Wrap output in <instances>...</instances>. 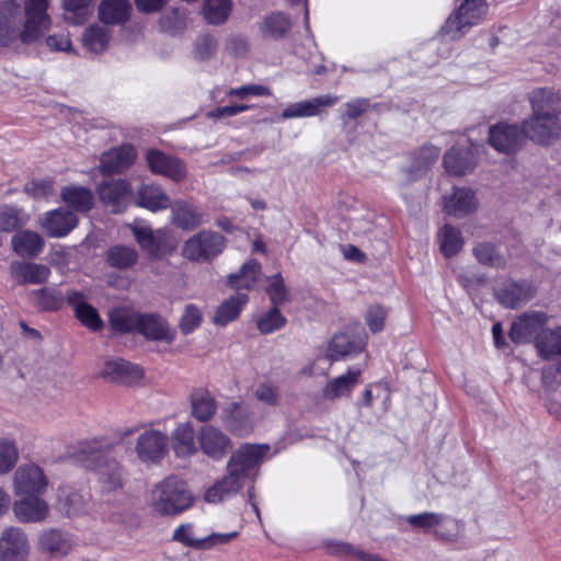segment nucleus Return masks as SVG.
Here are the masks:
<instances>
[{
	"label": "nucleus",
	"mask_w": 561,
	"mask_h": 561,
	"mask_svg": "<svg viewBox=\"0 0 561 561\" xmlns=\"http://www.w3.org/2000/svg\"><path fill=\"white\" fill-rule=\"evenodd\" d=\"M49 0H25V22L21 31V5L8 1L0 5V46H9L20 38L23 44L37 41L50 26L47 14Z\"/></svg>",
	"instance_id": "f257e3e1"
},
{
	"label": "nucleus",
	"mask_w": 561,
	"mask_h": 561,
	"mask_svg": "<svg viewBox=\"0 0 561 561\" xmlns=\"http://www.w3.org/2000/svg\"><path fill=\"white\" fill-rule=\"evenodd\" d=\"M268 449L267 445H241L227 462V474L206 490L205 501L217 504L239 493L248 480L254 479L256 469Z\"/></svg>",
	"instance_id": "f03ea898"
},
{
	"label": "nucleus",
	"mask_w": 561,
	"mask_h": 561,
	"mask_svg": "<svg viewBox=\"0 0 561 561\" xmlns=\"http://www.w3.org/2000/svg\"><path fill=\"white\" fill-rule=\"evenodd\" d=\"M113 445L103 438H92L80 442L75 451L78 461L99 476V481L104 493H112L123 489L125 471L122 465L107 454Z\"/></svg>",
	"instance_id": "7ed1b4c3"
},
{
	"label": "nucleus",
	"mask_w": 561,
	"mask_h": 561,
	"mask_svg": "<svg viewBox=\"0 0 561 561\" xmlns=\"http://www.w3.org/2000/svg\"><path fill=\"white\" fill-rule=\"evenodd\" d=\"M194 499L186 483L170 476L157 483L151 492V506L160 515H178L193 505Z\"/></svg>",
	"instance_id": "20e7f679"
},
{
	"label": "nucleus",
	"mask_w": 561,
	"mask_h": 561,
	"mask_svg": "<svg viewBox=\"0 0 561 561\" xmlns=\"http://www.w3.org/2000/svg\"><path fill=\"white\" fill-rule=\"evenodd\" d=\"M227 247V238L214 230H202L191 236L182 245L184 259L196 263H208L219 256Z\"/></svg>",
	"instance_id": "39448f33"
},
{
	"label": "nucleus",
	"mask_w": 561,
	"mask_h": 561,
	"mask_svg": "<svg viewBox=\"0 0 561 561\" xmlns=\"http://www.w3.org/2000/svg\"><path fill=\"white\" fill-rule=\"evenodd\" d=\"M486 13L484 0H465V2L447 19L443 31L450 39H458L468 30L483 20Z\"/></svg>",
	"instance_id": "423d86ee"
},
{
	"label": "nucleus",
	"mask_w": 561,
	"mask_h": 561,
	"mask_svg": "<svg viewBox=\"0 0 561 561\" xmlns=\"http://www.w3.org/2000/svg\"><path fill=\"white\" fill-rule=\"evenodd\" d=\"M522 127L526 138L540 145H550L561 136L560 116L552 113H531Z\"/></svg>",
	"instance_id": "0eeeda50"
},
{
	"label": "nucleus",
	"mask_w": 561,
	"mask_h": 561,
	"mask_svg": "<svg viewBox=\"0 0 561 561\" xmlns=\"http://www.w3.org/2000/svg\"><path fill=\"white\" fill-rule=\"evenodd\" d=\"M12 484L16 496L43 495L48 488V478L39 466L25 463L15 470Z\"/></svg>",
	"instance_id": "6e6552de"
},
{
	"label": "nucleus",
	"mask_w": 561,
	"mask_h": 561,
	"mask_svg": "<svg viewBox=\"0 0 561 561\" xmlns=\"http://www.w3.org/2000/svg\"><path fill=\"white\" fill-rule=\"evenodd\" d=\"M135 450L140 461L156 463L168 453V436L161 431L147 428L138 435Z\"/></svg>",
	"instance_id": "1a4fd4ad"
},
{
	"label": "nucleus",
	"mask_w": 561,
	"mask_h": 561,
	"mask_svg": "<svg viewBox=\"0 0 561 561\" xmlns=\"http://www.w3.org/2000/svg\"><path fill=\"white\" fill-rule=\"evenodd\" d=\"M221 422L234 435L244 436L255 426L253 410L243 402H230L221 410Z\"/></svg>",
	"instance_id": "9d476101"
},
{
	"label": "nucleus",
	"mask_w": 561,
	"mask_h": 561,
	"mask_svg": "<svg viewBox=\"0 0 561 561\" xmlns=\"http://www.w3.org/2000/svg\"><path fill=\"white\" fill-rule=\"evenodd\" d=\"M31 546L25 531L20 527L10 526L0 536V561H25Z\"/></svg>",
	"instance_id": "9b49d317"
},
{
	"label": "nucleus",
	"mask_w": 561,
	"mask_h": 561,
	"mask_svg": "<svg viewBox=\"0 0 561 561\" xmlns=\"http://www.w3.org/2000/svg\"><path fill=\"white\" fill-rule=\"evenodd\" d=\"M197 440L202 451L214 460L222 459L232 448L229 436L213 425L203 426L197 434Z\"/></svg>",
	"instance_id": "f8f14e48"
},
{
	"label": "nucleus",
	"mask_w": 561,
	"mask_h": 561,
	"mask_svg": "<svg viewBox=\"0 0 561 561\" xmlns=\"http://www.w3.org/2000/svg\"><path fill=\"white\" fill-rule=\"evenodd\" d=\"M522 125L497 124L490 128L489 140L492 147L504 153L517 151L524 144Z\"/></svg>",
	"instance_id": "ddd939ff"
},
{
	"label": "nucleus",
	"mask_w": 561,
	"mask_h": 561,
	"mask_svg": "<svg viewBox=\"0 0 561 561\" xmlns=\"http://www.w3.org/2000/svg\"><path fill=\"white\" fill-rule=\"evenodd\" d=\"M15 518L21 523H42L49 516V505L42 495H23L12 505Z\"/></svg>",
	"instance_id": "4468645a"
},
{
	"label": "nucleus",
	"mask_w": 561,
	"mask_h": 561,
	"mask_svg": "<svg viewBox=\"0 0 561 561\" xmlns=\"http://www.w3.org/2000/svg\"><path fill=\"white\" fill-rule=\"evenodd\" d=\"M339 96L322 94L310 100L289 104L280 114L283 119L305 118L320 115L339 102Z\"/></svg>",
	"instance_id": "2eb2a0df"
},
{
	"label": "nucleus",
	"mask_w": 561,
	"mask_h": 561,
	"mask_svg": "<svg viewBox=\"0 0 561 561\" xmlns=\"http://www.w3.org/2000/svg\"><path fill=\"white\" fill-rule=\"evenodd\" d=\"M146 159L153 173L168 176L174 182H180L187 175L186 167L182 160L162 151L148 150Z\"/></svg>",
	"instance_id": "dca6fc26"
},
{
	"label": "nucleus",
	"mask_w": 561,
	"mask_h": 561,
	"mask_svg": "<svg viewBox=\"0 0 561 561\" xmlns=\"http://www.w3.org/2000/svg\"><path fill=\"white\" fill-rule=\"evenodd\" d=\"M77 225L76 214L64 208L47 211L41 219V228L51 238L67 236Z\"/></svg>",
	"instance_id": "f3484780"
},
{
	"label": "nucleus",
	"mask_w": 561,
	"mask_h": 561,
	"mask_svg": "<svg viewBox=\"0 0 561 561\" xmlns=\"http://www.w3.org/2000/svg\"><path fill=\"white\" fill-rule=\"evenodd\" d=\"M440 150L432 145L420 148L412 158L411 165L402 170L401 184L419 180L437 161Z\"/></svg>",
	"instance_id": "a211bd4d"
},
{
	"label": "nucleus",
	"mask_w": 561,
	"mask_h": 561,
	"mask_svg": "<svg viewBox=\"0 0 561 561\" xmlns=\"http://www.w3.org/2000/svg\"><path fill=\"white\" fill-rule=\"evenodd\" d=\"M10 275L20 285H39L47 282L50 270L41 263L13 261L10 264Z\"/></svg>",
	"instance_id": "6ab92c4d"
},
{
	"label": "nucleus",
	"mask_w": 561,
	"mask_h": 561,
	"mask_svg": "<svg viewBox=\"0 0 561 561\" xmlns=\"http://www.w3.org/2000/svg\"><path fill=\"white\" fill-rule=\"evenodd\" d=\"M99 196L102 203L113 213L123 211L130 197L129 185L123 180H113L99 185Z\"/></svg>",
	"instance_id": "aec40b11"
},
{
	"label": "nucleus",
	"mask_w": 561,
	"mask_h": 561,
	"mask_svg": "<svg viewBox=\"0 0 561 561\" xmlns=\"http://www.w3.org/2000/svg\"><path fill=\"white\" fill-rule=\"evenodd\" d=\"M100 375L111 381L123 383H133L144 377V370L140 366L124 360L122 358L108 359L104 363Z\"/></svg>",
	"instance_id": "412c9836"
},
{
	"label": "nucleus",
	"mask_w": 561,
	"mask_h": 561,
	"mask_svg": "<svg viewBox=\"0 0 561 561\" xmlns=\"http://www.w3.org/2000/svg\"><path fill=\"white\" fill-rule=\"evenodd\" d=\"M478 207L474 193L465 187L454 188L450 195L445 196L444 210L449 216L462 218L472 214Z\"/></svg>",
	"instance_id": "4be33fe9"
},
{
	"label": "nucleus",
	"mask_w": 561,
	"mask_h": 561,
	"mask_svg": "<svg viewBox=\"0 0 561 561\" xmlns=\"http://www.w3.org/2000/svg\"><path fill=\"white\" fill-rule=\"evenodd\" d=\"M546 322L547 317L542 312L524 313L512 323L510 339L517 344L526 343Z\"/></svg>",
	"instance_id": "5701e85b"
},
{
	"label": "nucleus",
	"mask_w": 561,
	"mask_h": 561,
	"mask_svg": "<svg viewBox=\"0 0 561 561\" xmlns=\"http://www.w3.org/2000/svg\"><path fill=\"white\" fill-rule=\"evenodd\" d=\"M38 549L53 558H60L71 551L72 540L68 534L59 529H46L38 536Z\"/></svg>",
	"instance_id": "b1692460"
},
{
	"label": "nucleus",
	"mask_w": 561,
	"mask_h": 561,
	"mask_svg": "<svg viewBox=\"0 0 561 561\" xmlns=\"http://www.w3.org/2000/svg\"><path fill=\"white\" fill-rule=\"evenodd\" d=\"M531 113H548L560 116L561 93L549 87L534 89L528 94Z\"/></svg>",
	"instance_id": "393cba45"
},
{
	"label": "nucleus",
	"mask_w": 561,
	"mask_h": 561,
	"mask_svg": "<svg viewBox=\"0 0 561 561\" xmlns=\"http://www.w3.org/2000/svg\"><path fill=\"white\" fill-rule=\"evenodd\" d=\"M136 158V151L131 146L114 148L102 154L100 171L103 174L121 173L129 168Z\"/></svg>",
	"instance_id": "a878e982"
},
{
	"label": "nucleus",
	"mask_w": 561,
	"mask_h": 561,
	"mask_svg": "<svg viewBox=\"0 0 561 561\" xmlns=\"http://www.w3.org/2000/svg\"><path fill=\"white\" fill-rule=\"evenodd\" d=\"M171 222L185 231H192L203 224V214L193 204L176 201L171 203Z\"/></svg>",
	"instance_id": "bb28decb"
},
{
	"label": "nucleus",
	"mask_w": 561,
	"mask_h": 561,
	"mask_svg": "<svg viewBox=\"0 0 561 561\" xmlns=\"http://www.w3.org/2000/svg\"><path fill=\"white\" fill-rule=\"evenodd\" d=\"M137 332L152 341L171 343L175 339V332L170 330L168 322L157 314H141Z\"/></svg>",
	"instance_id": "cd10ccee"
},
{
	"label": "nucleus",
	"mask_w": 561,
	"mask_h": 561,
	"mask_svg": "<svg viewBox=\"0 0 561 561\" xmlns=\"http://www.w3.org/2000/svg\"><path fill=\"white\" fill-rule=\"evenodd\" d=\"M12 250L21 257L35 259L44 249L43 237L32 230L16 232L11 239Z\"/></svg>",
	"instance_id": "c85d7f7f"
},
{
	"label": "nucleus",
	"mask_w": 561,
	"mask_h": 561,
	"mask_svg": "<svg viewBox=\"0 0 561 561\" xmlns=\"http://www.w3.org/2000/svg\"><path fill=\"white\" fill-rule=\"evenodd\" d=\"M534 344L543 359L561 356V327L540 329L535 336Z\"/></svg>",
	"instance_id": "c756f323"
},
{
	"label": "nucleus",
	"mask_w": 561,
	"mask_h": 561,
	"mask_svg": "<svg viewBox=\"0 0 561 561\" xmlns=\"http://www.w3.org/2000/svg\"><path fill=\"white\" fill-rule=\"evenodd\" d=\"M444 165L453 175L466 174L476 165L474 153L467 146H455L445 153Z\"/></svg>",
	"instance_id": "7c9ffc66"
},
{
	"label": "nucleus",
	"mask_w": 561,
	"mask_h": 561,
	"mask_svg": "<svg viewBox=\"0 0 561 561\" xmlns=\"http://www.w3.org/2000/svg\"><path fill=\"white\" fill-rule=\"evenodd\" d=\"M192 415L199 422H207L217 412V402L208 389L196 388L190 397Z\"/></svg>",
	"instance_id": "2f4dec72"
},
{
	"label": "nucleus",
	"mask_w": 561,
	"mask_h": 561,
	"mask_svg": "<svg viewBox=\"0 0 561 561\" xmlns=\"http://www.w3.org/2000/svg\"><path fill=\"white\" fill-rule=\"evenodd\" d=\"M360 375V369H350L345 375L330 380L322 390L323 397L329 400H335L340 397L350 396L352 390L359 383Z\"/></svg>",
	"instance_id": "473e14b6"
},
{
	"label": "nucleus",
	"mask_w": 561,
	"mask_h": 561,
	"mask_svg": "<svg viewBox=\"0 0 561 561\" xmlns=\"http://www.w3.org/2000/svg\"><path fill=\"white\" fill-rule=\"evenodd\" d=\"M137 204L151 211L168 209L171 206V199L165 192L153 184H142L136 194Z\"/></svg>",
	"instance_id": "72a5a7b5"
},
{
	"label": "nucleus",
	"mask_w": 561,
	"mask_h": 561,
	"mask_svg": "<svg viewBox=\"0 0 561 561\" xmlns=\"http://www.w3.org/2000/svg\"><path fill=\"white\" fill-rule=\"evenodd\" d=\"M131 230L136 241L145 251L153 257L161 255V245L168 234L165 229L153 231L148 226H133Z\"/></svg>",
	"instance_id": "f704fd0d"
},
{
	"label": "nucleus",
	"mask_w": 561,
	"mask_h": 561,
	"mask_svg": "<svg viewBox=\"0 0 561 561\" xmlns=\"http://www.w3.org/2000/svg\"><path fill=\"white\" fill-rule=\"evenodd\" d=\"M60 196L67 206L79 213H88L94 205L92 191L83 186H66L62 188Z\"/></svg>",
	"instance_id": "c9c22d12"
},
{
	"label": "nucleus",
	"mask_w": 561,
	"mask_h": 561,
	"mask_svg": "<svg viewBox=\"0 0 561 561\" xmlns=\"http://www.w3.org/2000/svg\"><path fill=\"white\" fill-rule=\"evenodd\" d=\"M247 302L248 295L243 293H237L229 297L217 308L213 319L214 323L224 327L230 321L236 320Z\"/></svg>",
	"instance_id": "e433bc0d"
},
{
	"label": "nucleus",
	"mask_w": 561,
	"mask_h": 561,
	"mask_svg": "<svg viewBox=\"0 0 561 561\" xmlns=\"http://www.w3.org/2000/svg\"><path fill=\"white\" fill-rule=\"evenodd\" d=\"M533 294L528 285L512 283L500 289L496 297L501 305L514 309L526 304Z\"/></svg>",
	"instance_id": "4c0bfd02"
},
{
	"label": "nucleus",
	"mask_w": 561,
	"mask_h": 561,
	"mask_svg": "<svg viewBox=\"0 0 561 561\" xmlns=\"http://www.w3.org/2000/svg\"><path fill=\"white\" fill-rule=\"evenodd\" d=\"M129 12V0H103L99 8L100 20L107 26L125 22Z\"/></svg>",
	"instance_id": "58836bf2"
},
{
	"label": "nucleus",
	"mask_w": 561,
	"mask_h": 561,
	"mask_svg": "<svg viewBox=\"0 0 561 561\" xmlns=\"http://www.w3.org/2000/svg\"><path fill=\"white\" fill-rule=\"evenodd\" d=\"M141 314L127 307L115 308L110 311V324L114 331L121 333L137 332Z\"/></svg>",
	"instance_id": "ea45409f"
},
{
	"label": "nucleus",
	"mask_w": 561,
	"mask_h": 561,
	"mask_svg": "<svg viewBox=\"0 0 561 561\" xmlns=\"http://www.w3.org/2000/svg\"><path fill=\"white\" fill-rule=\"evenodd\" d=\"M261 275V265L255 260H249L245 262L239 273L231 274L228 277V283L231 287L237 290L247 289L250 290L256 285Z\"/></svg>",
	"instance_id": "a19ab883"
},
{
	"label": "nucleus",
	"mask_w": 561,
	"mask_h": 561,
	"mask_svg": "<svg viewBox=\"0 0 561 561\" xmlns=\"http://www.w3.org/2000/svg\"><path fill=\"white\" fill-rule=\"evenodd\" d=\"M365 342L356 343L344 333L335 334L328 346V357L331 360H341L348 355L358 354L364 350Z\"/></svg>",
	"instance_id": "79ce46f5"
},
{
	"label": "nucleus",
	"mask_w": 561,
	"mask_h": 561,
	"mask_svg": "<svg viewBox=\"0 0 561 561\" xmlns=\"http://www.w3.org/2000/svg\"><path fill=\"white\" fill-rule=\"evenodd\" d=\"M111 39V28L107 25H91L82 35L83 46L91 53H103Z\"/></svg>",
	"instance_id": "37998d69"
},
{
	"label": "nucleus",
	"mask_w": 561,
	"mask_h": 561,
	"mask_svg": "<svg viewBox=\"0 0 561 561\" xmlns=\"http://www.w3.org/2000/svg\"><path fill=\"white\" fill-rule=\"evenodd\" d=\"M447 520V516L442 513L424 512L413 514L407 517V522L413 528L421 529L424 533H433L437 537H443L438 528Z\"/></svg>",
	"instance_id": "c03bdc74"
},
{
	"label": "nucleus",
	"mask_w": 561,
	"mask_h": 561,
	"mask_svg": "<svg viewBox=\"0 0 561 561\" xmlns=\"http://www.w3.org/2000/svg\"><path fill=\"white\" fill-rule=\"evenodd\" d=\"M173 448L178 456H191L196 453L194 430L190 423H182L173 432Z\"/></svg>",
	"instance_id": "a18cd8bd"
},
{
	"label": "nucleus",
	"mask_w": 561,
	"mask_h": 561,
	"mask_svg": "<svg viewBox=\"0 0 561 561\" xmlns=\"http://www.w3.org/2000/svg\"><path fill=\"white\" fill-rule=\"evenodd\" d=\"M231 10V0H204L203 3V15L207 23L213 25L225 23Z\"/></svg>",
	"instance_id": "49530a36"
},
{
	"label": "nucleus",
	"mask_w": 561,
	"mask_h": 561,
	"mask_svg": "<svg viewBox=\"0 0 561 561\" xmlns=\"http://www.w3.org/2000/svg\"><path fill=\"white\" fill-rule=\"evenodd\" d=\"M106 261L112 267L126 270L137 263L138 252L131 247L114 245L108 249Z\"/></svg>",
	"instance_id": "de8ad7c7"
},
{
	"label": "nucleus",
	"mask_w": 561,
	"mask_h": 561,
	"mask_svg": "<svg viewBox=\"0 0 561 561\" xmlns=\"http://www.w3.org/2000/svg\"><path fill=\"white\" fill-rule=\"evenodd\" d=\"M64 10L67 22L80 25L93 13L92 0H64Z\"/></svg>",
	"instance_id": "09e8293b"
},
{
	"label": "nucleus",
	"mask_w": 561,
	"mask_h": 561,
	"mask_svg": "<svg viewBox=\"0 0 561 561\" xmlns=\"http://www.w3.org/2000/svg\"><path fill=\"white\" fill-rule=\"evenodd\" d=\"M32 302L41 310H58L64 305L62 294L55 288H41L30 294Z\"/></svg>",
	"instance_id": "8fccbe9b"
},
{
	"label": "nucleus",
	"mask_w": 561,
	"mask_h": 561,
	"mask_svg": "<svg viewBox=\"0 0 561 561\" xmlns=\"http://www.w3.org/2000/svg\"><path fill=\"white\" fill-rule=\"evenodd\" d=\"M290 20L282 12H274L267 15L261 24V31L265 36L278 39L290 28Z\"/></svg>",
	"instance_id": "3c124183"
},
{
	"label": "nucleus",
	"mask_w": 561,
	"mask_h": 561,
	"mask_svg": "<svg viewBox=\"0 0 561 561\" xmlns=\"http://www.w3.org/2000/svg\"><path fill=\"white\" fill-rule=\"evenodd\" d=\"M440 251L445 256L457 254L463 247V239L460 231L450 226L445 225L439 231Z\"/></svg>",
	"instance_id": "603ef678"
},
{
	"label": "nucleus",
	"mask_w": 561,
	"mask_h": 561,
	"mask_svg": "<svg viewBox=\"0 0 561 561\" xmlns=\"http://www.w3.org/2000/svg\"><path fill=\"white\" fill-rule=\"evenodd\" d=\"M285 324L286 318L275 306H273L256 321V328L262 334H270L276 330L282 329Z\"/></svg>",
	"instance_id": "864d4df0"
},
{
	"label": "nucleus",
	"mask_w": 561,
	"mask_h": 561,
	"mask_svg": "<svg viewBox=\"0 0 561 561\" xmlns=\"http://www.w3.org/2000/svg\"><path fill=\"white\" fill-rule=\"evenodd\" d=\"M266 294L273 306L278 307L289 299V291L280 274H275L268 278L265 288Z\"/></svg>",
	"instance_id": "5fc2aeb1"
},
{
	"label": "nucleus",
	"mask_w": 561,
	"mask_h": 561,
	"mask_svg": "<svg viewBox=\"0 0 561 561\" xmlns=\"http://www.w3.org/2000/svg\"><path fill=\"white\" fill-rule=\"evenodd\" d=\"M218 43L211 35H201L196 38L192 55L194 59L204 61L213 58L217 51Z\"/></svg>",
	"instance_id": "6e6d98bb"
},
{
	"label": "nucleus",
	"mask_w": 561,
	"mask_h": 561,
	"mask_svg": "<svg viewBox=\"0 0 561 561\" xmlns=\"http://www.w3.org/2000/svg\"><path fill=\"white\" fill-rule=\"evenodd\" d=\"M19 460V450L14 442L0 439V474L12 470Z\"/></svg>",
	"instance_id": "4d7b16f0"
},
{
	"label": "nucleus",
	"mask_w": 561,
	"mask_h": 561,
	"mask_svg": "<svg viewBox=\"0 0 561 561\" xmlns=\"http://www.w3.org/2000/svg\"><path fill=\"white\" fill-rule=\"evenodd\" d=\"M203 321L202 311L195 305H187L179 322V328L183 334H190L197 329Z\"/></svg>",
	"instance_id": "13d9d810"
},
{
	"label": "nucleus",
	"mask_w": 561,
	"mask_h": 561,
	"mask_svg": "<svg viewBox=\"0 0 561 561\" xmlns=\"http://www.w3.org/2000/svg\"><path fill=\"white\" fill-rule=\"evenodd\" d=\"M78 320L92 331H99L103 327V322L94 307L91 305H81L75 311Z\"/></svg>",
	"instance_id": "bf43d9fd"
},
{
	"label": "nucleus",
	"mask_w": 561,
	"mask_h": 561,
	"mask_svg": "<svg viewBox=\"0 0 561 561\" xmlns=\"http://www.w3.org/2000/svg\"><path fill=\"white\" fill-rule=\"evenodd\" d=\"M254 397L265 405L276 407L279 403L280 393L277 386L270 382H262L255 388Z\"/></svg>",
	"instance_id": "052dcab7"
},
{
	"label": "nucleus",
	"mask_w": 561,
	"mask_h": 561,
	"mask_svg": "<svg viewBox=\"0 0 561 561\" xmlns=\"http://www.w3.org/2000/svg\"><path fill=\"white\" fill-rule=\"evenodd\" d=\"M473 253L478 261L485 265L500 266L503 263L502 257L490 243H480L473 249Z\"/></svg>",
	"instance_id": "680f3d73"
},
{
	"label": "nucleus",
	"mask_w": 561,
	"mask_h": 561,
	"mask_svg": "<svg viewBox=\"0 0 561 561\" xmlns=\"http://www.w3.org/2000/svg\"><path fill=\"white\" fill-rule=\"evenodd\" d=\"M173 540L194 549H203L202 538H195L192 524H182L173 533Z\"/></svg>",
	"instance_id": "e2e57ef3"
},
{
	"label": "nucleus",
	"mask_w": 561,
	"mask_h": 561,
	"mask_svg": "<svg viewBox=\"0 0 561 561\" xmlns=\"http://www.w3.org/2000/svg\"><path fill=\"white\" fill-rule=\"evenodd\" d=\"M386 318V309L379 305H374L367 309L365 322L373 333H377L385 328Z\"/></svg>",
	"instance_id": "0e129e2a"
},
{
	"label": "nucleus",
	"mask_w": 561,
	"mask_h": 561,
	"mask_svg": "<svg viewBox=\"0 0 561 561\" xmlns=\"http://www.w3.org/2000/svg\"><path fill=\"white\" fill-rule=\"evenodd\" d=\"M272 94L270 88L262 84H248L239 88H231L227 91L228 96H236L238 99L244 100L249 95L254 96H270Z\"/></svg>",
	"instance_id": "69168bd1"
},
{
	"label": "nucleus",
	"mask_w": 561,
	"mask_h": 561,
	"mask_svg": "<svg viewBox=\"0 0 561 561\" xmlns=\"http://www.w3.org/2000/svg\"><path fill=\"white\" fill-rule=\"evenodd\" d=\"M25 191L34 198H47L54 194V186L51 181L37 180L27 183Z\"/></svg>",
	"instance_id": "338daca9"
},
{
	"label": "nucleus",
	"mask_w": 561,
	"mask_h": 561,
	"mask_svg": "<svg viewBox=\"0 0 561 561\" xmlns=\"http://www.w3.org/2000/svg\"><path fill=\"white\" fill-rule=\"evenodd\" d=\"M21 225L19 214L10 207L0 208V231L11 232Z\"/></svg>",
	"instance_id": "774afa93"
}]
</instances>
